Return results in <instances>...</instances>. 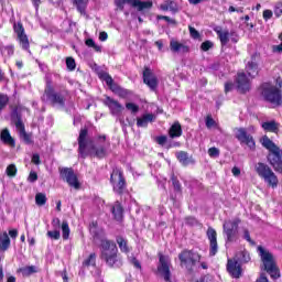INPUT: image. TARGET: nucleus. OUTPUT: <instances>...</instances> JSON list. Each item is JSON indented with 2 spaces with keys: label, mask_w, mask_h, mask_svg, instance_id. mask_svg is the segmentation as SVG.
Instances as JSON below:
<instances>
[{
  "label": "nucleus",
  "mask_w": 282,
  "mask_h": 282,
  "mask_svg": "<svg viewBox=\"0 0 282 282\" xmlns=\"http://www.w3.org/2000/svg\"><path fill=\"white\" fill-rule=\"evenodd\" d=\"M236 138L240 142V144H246L248 149H250V151H254V149H257L254 138L248 133V130H246V128H237Z\"/></svg>",
  "instance_id": "13"
},
{
  "label": "nucleus",
  "mask_w": 282,
  "mask_h": 282,
  "mask_svg": "<svg viewBox=\"0 0 282 282\" xmlns=\"http://www.w3.org/2000/svg\"><path fill=\"white\" fill-rule=\"evenodd\" d=\"M242 238L246 239V241H248L249 243H251V246H254V241L250 237V231L247 228L243 229Z\"/></svg>",
  "instance_id": "45"
},
{
  "label": "nucleus",
  "mask_w": 282,
  "mask_h": 282,
  "mask_svg": "<svg viewBox=\"0 0 282 282\" xmlns=\"http://www.w3.org/2000/svg\"><path fill=\"white\" fill-rule=\"evenodd\" d=\"M107 39H109L107 32L102 31L99 33V41H107Z\"/></svg>",
  "instance_id": "62"
},
{
  "label": "nucleus",
  "mask_w": 282,
  "mask_h": 282,
  "mask_svg": "<svg viewBox=\"0 0 282 282\" xmlns=\"http://www.w3.org/2000/svg\"><path fill=\"white\" fill-rule=\"evenodd\" d=\"M189 34L192 39H199V31L193 26H189Z\"/></svg>",
  "instance_id": "52"
},
{
  "label": "nucleus",
  "mask_w": 282,
  "mask_h": 282,
  "mask_svg": "<svg viewBox=\"0 0 282 282\" xmlns=\"http://www.w3.org/2000/svg\"><path fill=\"white\" fill-rule=\"evenodd\" d=\"M9 236L11 237V239H17V237H19V230L17 229L9 230Z\"/></svg>",
  "instance_id": "57"
},
{
  "label": "nucleus",
  "mask_w": 282,
  "mask_h": 282,
  "mask_svg": "<svg viewBox=\"0 0 282 282\" xmlns=\"http://www.w3.org/2000/svg\"><path fill=\"white\" fill-rule=\"evenodd\" d=\"M207 238L209 240V254L210 257H215L219 250V246L217 245V231L213 227L207 229Z\"/></svg>",
  "instance_id": "19"
},
{
  "label": "nucleus",
  "mask_w": 282,
  "mask_h": 282,
  "mask_svg": "<svg viewBox=\"0 0 282 282\" xmlns=\"http://www.w3.org/2000/svg\"><path fill=\"white\" fill-rule=\"evenodd\" d=\"M110 184L113 193L117 195H124V193H127V180H124L122 170L118 167L112 170V173L110 174Z\"/></svg>",
  "instance_id": "6"
},
{
  "label": "nucleus",
  "mask_w": 282,
  "mask_h": 282,
  "mask_svg": "<svg viewBox=\"0 0 282 282\" xmlns=\"http://www.w3.org/2000/svg\"><path fill=\"white\" fill-rule=\"evenodd\" d=\"M126 109H128V111H131V113H138V111H140V106L133 102H128L126 104Z\"/></svg>",
  "instance_id": "41"
},
{
  "label": "nucleus",
  "mask_w": 282,
  "mask_h": 282,
  "mask_svg": "<svg viewBox=\"0 0 282 282\" xmlns=\"http://www.w3.org/2000/svg\"><path fill=\"white\" fill-rule=\"evenodd\" d=\"M8 248H10V236H8V232L4 231L0 236V250H2V252H6Z\"/></svg>",
  "instance_id": "33"
},
{
  "label": "nucleus",
  "mask_w": 282,
  "mask_h": 282,
  "mask_svg": "<svg viewBox=\"0 0 282 282\" xmlns=\"http://www.w3.org/2000/svg\"><path fill=\"white\" fill-rule=\"evenodd\" d=\"M106 137H99L100 143H94V140L89 139V133L87 128L79 131L78 142V153L83 160L90 155V158H98L102 160L107 155V149L105 148Z\"/></svg>",
  "instance_id": "1"
},
{
  "label": "nucleus",
  "mask_w": 282,
  "mask_h": 282,
  "mask_svg": "<svg viewBox=\"0 0 282 282\" xmlns=\"http://www.w3.org/2000/svg\"><path fill=\"white\" fill-rule=\"evenodd\" d=\"M100 78L105 80L108 87H110L111 91H113L115 94L120 91V86L113 83V78L110 77L109 73H101Z\"/></svg>",
  "instance_id": "26"
},
{
  "label": "nucleus",
  "mask_w": 282,
  "mask_h": 282,
  "mask_svg": "<svg viewBox=\"0 0 282 282\" xmlns=\"http://www.w3.org/2000/svg\"><path fill=\"white\" fill-rule=\"evenodd\" d=\"M227 271L234 279H239L241 276V272H243L241 269V262L236 260V258L229 259L227 262Z\"/></svg>",
  "instance_id": "18"
},
{
  "label": "nucleus",
  "mask_w": 282,
  "mask_h": 282,
  "mask_svg": "<svg viewBox=\"0 0 282 282\" xmlns=\"http://www.w3.org/2000/svg\"><path fill=\"white\" fill-rule=\"evenodd\" d=\"M84 265H96V253H90L89 257L84 261Z\"/></svg>",
  "instance_id": "42"
},
{
  "label": "nucleus",
  "mask_w": 282,
  "mask_h": 282,
  "mask_svg": "<svg viewBox=\"0 0 282 282\" xmlns=\"http://www.w3.org/2000/svg\"><path fill=\"white\" fill-rule=\"evenodd\" d=\"M256 172L268 186H271V188H276V186H279V177H276V174H274L268 164L259 162L256 165Z\"/></svg>",
  "instance_id": "5"
},
{
  "label": "nucleus",
  "mask_w": 282,
  "mask_h": 282,
  "mask_svg": "<svg viewBox=\"0 0 282 282\" xmlns=\"http://www.w3.org/2000/svg\"><path fill=\"white\" fill-rule=\"evenodd\" d=\"M35 203L37 206H45V204H47V196L43 193H37L35 195Z\"/></svg>",
  "instance_id": "38"
},
{
  "label": "nucleus",
  "mask_w": 282,
  "mask_h": 282,
  "mask_svg": "<svg viewBox=\"0 0 282 282\" xmlns=\"http://www.w3.org/2000/svg\"><path fill=\"white\" fill-rule=\"evenodd\" d=\"M104 105L109 108L112 116H120L124 110V107H122L118 100H115L111 97H106Z\"/></svg>",
  "instance_id": "21"
},
{
  "label": "nucleus",
  "mask_w": 282,
  "mask_h": 282,
  "mask_svg": "<svg viewBox=\"0 0 282 282\" xmlns=\"http://www.w3.org/2000/svg\"><path fill=\"white\" fill-rule=\"evenodd\" d=\"M209 158H219V149L217 148H209L208 149Z\"/></svg>",
  "instance_id": "50"
},
{
  "label": "nucleus",
  "mask_w": 282,
  "mask_h": 282,
  "mask_svg": "<svg viewBox=\"0 0 282 282\" xmlns=\"http://www.w3.org/2000/svg\"><path fill=\"white\" fill-rule=\"evenodd\" d=\"M236 85L240 94H246V91H250V79H248L246 73H238L236 78Z\"/></svg>",
  "instance_id": "22"
},
{
  "label": "nucleus",
  "mask_w": 282,
  "mask_h": 282,
  "mask_svg": "<svg viewBox=\"0 0 282 282\" xmlns=\"http://www.w3.org/2000/svg\"><path fill=\"white\" fill-rule=\"evenodd\" d=\"M176 158L183 166H188L191 164V159L188 158V152L180 151L176 153Z\"/></svg>",
  "instance_id": "34"
},
{
  "label": "nucleus",
  "mask_w": 282,
  "mask_h": 282,
  "mask_svg": "<svg viewBox=\"0 0 282 282\" xmlns=\"http://www.w3.org/2000/svg\"><path fill=\"white\" fill-rule=\"evenodd\" d=\"M182 268L186 270H193L197 263L202 260V256L194 250H184L178 254Z\"/></svg>",
  "instance_id": "8"
},
{
  "label": "nucleus",
  "mask_w": 282,
  "mask_h": 282,
  "mask_svg": "<svg viewBox=\"0 0 282 282\" xmlns=\"http://www.w3.org/2000/svg\"><path fill=\"white\" fill-rule=\"evenodd\" d=\"M67 96H69V91L67 89L56 91L54 87H52V83L47 82L42 100L43 102H50L52 107L63 109L65 107V102H67Z\"/></svg>",
  "instance_id": "3"
},
{
  "label": "nucleus",
  "mask_w": 282,
  "mask_h": 282,
  "mask_svg": "<svg viewBox=\"0 0 282 282\" xmlns=\"http://www.w3.org/2000/svg\"><path fill=\"white\" fill-rule=\"evenodd\" d=\"M46 235L50 239H55V240L61 239V231L58 229H54L53 231H47Z\"/></svg>",
  "instance_id": "44"
},
{
  "label": "nucleus",
  "mask_w": 282,
  "mask_h": 282,
  "mask_svg": "<svg viewBox=\"0 0 282 282\" xmlns=\"http://www.w3.org/2000/svg\"><path fill=\"white\" fill-rule=\"evenodd\" d=\"M234 259L236 261H238L239 263H249L250 253H248V251H240L236 254V257Z\"/></svg>",
  "instance_id": "35"
},
{
  "label": "nucleus",
  "mask_w": 282,
  "mask_h": 282,
  "mask_svg": "<svg viewBox=\"0 0 282 282\" xmlns=\"http://www.w3.org/2000/svg\"><path fill=\"white\" fill-rule=\"evenodd\" d=\"M171 261L169 258L164 256H160L158 272L163 276L165 282H171V269H170Z\"/></svg>",
  "instance_id": "14"
},
{
  "label": "nucleus",
  "mask_w": 282,
  "mask_h": 282,
  "mask_svg": "<svg viewBox=\"0 0 282 282\" xmlns=\"http://www.w3.org/2000/svg\"><path fill=\"white\" fill-rule=\"evenodd\" d=\"M186 224L188 226H195V224H197V219H195L194 217H187L186 218Z\"/></svg>",
  "instance_id": "59"
},
{
  "label": "nucleus",
  "mask_w": 282,
  "mask_h": 282,
  "mask_svg": "<svg viewBox=\"0 0 282 282\" xmlns=\"http://www.w3.org/2000/svg\"><path fill=\"white\" fill-rule=\"evenodd\" d=\"M170 50L175 54H188L191 48L186 44H182L175 40H171Z\"/></svg>",
  "instance_id": "23"
},
{
  "label": "nucleus",
  "mask_w": 282,
  "mask_h": 282,
  "mask_svg": "<svg viewBox=\"0 0 282 282\" xmlns=\"http://www.w3.org/2000/svg\"><path fill=\"white\" fill-rule=\"evenodd\" d=\"M143 83L148 85L151 91H155V89H158V76H155V74H153L149 67H145L143 70Z\"/></svg>",
  "instance_id": "15"
},
{
  "label": "nucleus",
  "mask_w": 282,
  "mask_h": 282,
  "mask_svg": "<svg viewBox=\"0 0 282 282\" xmlns=\"http://www.w3.org/2000/svg\"><path fill=\"white\" fill-rule=\"evenodd\" d=\"M13 29L15 34H18V39L20 41V45H22V48L30 50V41L28 40V35L25 34V29H23V24H14Z\"/></svg>",
  "instance_id": "20"
},
{
  "label": "nucleus",
  "mask_w": 282,
  "mask_h": 282,
  "mask_svg": "<svg viewBox=\"0 0 282 282\" xmlns=\"http://www.w3.org/2000/svg\"><path fill=\"white\" fill-rule=\"evenodd\" d=\"M156 142H158V144H161V145L166 144V137H164V135L158 137Z\"/></svg>",
  "instance_id": "61"
},
{
  "label": "nucleus",
  "mask_w": 282,
  "mask_h": 282,
  "mask_svg": "<svg viewBox=\"0 0 282 282\" xmlns=\"http://www.w3.org/2000/svg\"><path fill=\"white\" fill-rule=\"evenodd\" d=\"M52 226H53V228H55V230H58V228H61V219L54 218L52 220Z\"/></svg>",
  "instance_id": "55"
},
{
  "label": "nucleus",
  "mask_w": 282,
  "mask_h": 282,
  "mask_svg": "<svg viewBox=\"0 0 282 282\" xmlns=\"http://www.w3.org/2000/svg\"><path fill=\"white\" fill-rule=\"evenodd\" d=\"M111 213L116 221H121L124 217V208L122 207V204L118 200L115 202V204L111 206Z\"/></svg>",
  "instance_id": "25"
},
{
  "label": "nucleus",
  "mask_w": 282,
  "mask_h": 282,
  "mask_svg": "<svg viewBox=\"0 0 282 282\" xmlns=\"http://www.w3.org/2000/svg\"><path fill=\"white\" fill-rule=\"evenodd\" d=\"M169 8L172 10V12H177V6H175V2L171 1L169 3Z\"/></svg>",
  "instance_id": "64"
},
{
  "label": "nucleus",
  "mask_w": 282,
  "mask_h": 282,
  "mask_svg": "<svg viewBox=\"0 0 282 282\" xmlns=\"http://www.w3.org/2000/svg\"><path fill=\"white\" fill-rule=\"evenodd\" d=\"M153 120H155V115L153 113H147L143 115L141 118L137 119V127H149V122H153Z\"/></svg>",
  "instance_id": "27"
},
{
  "label": "nucleus",
  "mask_w": 282,
  "mask_h": 282,
  "mask_svg": "<svg viewBox=\"0 0 282 282\" xmlns=\"http://www.w3.org/2000/svg\"><path fill=\"white\" fill-rule=\"evenodd\" d=\"M172 184L174 187V191H182V184H180V181L177 180V177H175V175H172Z\"/></svg>",
  "instance_id": "48"
},
{
  "label": "nucleus",
  "mask_w": 282,
  "mask_h": 282,
  "mask_svg": "<svg viewBox=\"0 0 282 282\" xmlns=\"http://www.w3.org/2000/svg\"><path fill=\"white\" fill-rule=\"evenodd\" d=\"M116 241L119 246V250H121L126 254H129V252H131V249L129 248V242L122 236H117Z\"/></svg>",
  "instance_id": "30"
},
{
  "label": "nucleus",
  "mask_w": 282,
  "mask_h": 282,
  "mask_svg": "<svg viewBox=\"0 0 282 282\" xmlns=\"http://www.w3.org/2000/svg\"><path fill=\"white\" fill-rule=\"evenodd\" d=\"M9 101H10V98L8 97V95L0 93V111L1 109H4V107L8 105Z\"/></svg>",
  "instance_id": "43"
},
{
  "label": "nucleus",
  "mask_w": 282,
  "mask_h": 282,
  "mask_svg": "<svg viewBox=\"0 0 282 282\" xmlns=\"http://www.w3.org/2000/svg\"><path fill=\"white\" fill-rule=\"evenodd\" d=\"M124 3L132 6V8H138L139 12L142 10H149L153 8V2L151 1H140V0H115V6H117L118 10L122 12L124 10Z\"/></svg>",
  "instance_id": "11"
},
{
  "label": "nucleus",
  "mask_w": 282,
  "mask_h": 282,
  "mask_svg": "<svg viewBox=\"0 0 282 282\" xmlns=\"http://www.w3.org/2000/svg\"><path fill=\"white\" fill-rule=\"evenodd\" d=\"M62 237L65 240L69 239V224L66 220L62 223Z\"/></svg>",
  "instance_id": "39"
},
{
  "label": "nucleus",
  "mask_w": 282,
  "mask_h": 282,
  "mask_svg": "<svg viewBox=\"0 0 282 282\" xmlns=\"http://www.w3.org/2000/svg\"><path fill=\"white\" fill-rule=\"evenodd\" d=\"M0 138L2 142H4V144H8L9 147H14V139L12 138V135H10V130H2Z\"/></svg>",
  "instance_id": "32"
},
{
  "label": "nucleus",
  "mask_w": 282,
  "mask_h": 282,
  "mask_svg": "<svg viewBox=\"0 0 282 282\" xmlns=\"http://www.w3.org/2000/svg\"><path fill=\"white\" fill-rule=\"evenodd\" d=\"M32 162L33 164H36V165L41 164V156L39 154H33Z\"/></svg>",
  "instance_id": "58"
},
{
  "label": "nucleus",
  "mask_w": 282,
  "mask_h": 282,
  "mask_svg": "<svg viewBox=\"0 0 282 282\" xmlns=\"http://www.w3.org/2000/svg\"><path fill=\"white\" fill-rule=\"evenodd\" d=\"M66 65L67 68L70 69V72H73V69H76V61L73 57L66 58Z\"/></svg>",
  "instance_id": "46"
},
{
  "label": "nucleus",
  "mask_w": 282,
  "mask_h": 282,
  "mask_svg": "<svg viewBox=\"0 0 282 282\" xmlns=\"http://www.w3.org/2000/svg\"><path fill=\"white\" fill-rule=\"evenodd\" d=\"M216 122H215V119H213V117L210 116H207L206 118V127L207 129H212V127H216Z\"/></svg>",
  "instance_id": "51"
},
{
  "label": "nucleus",
  "mask_w": 282,
  "mask_h": 282,
  "mask_svg": "<svg viewBox=\"0 0 282 282\" xmlns=\"http://www.w3.org/2000/svg\"><path fill=\"white\" fill-rule=\"evenodd\" d=\"M241 224L240 218H234L232 220H225L223 225V232L226 236V242L232 243L235 241V237H237V232L239 230V225Z\"/></svg>",
  "instance_id": "9"
},
{
  "label": "nucleus",
  "mask_w": 282,
  "mask_h": 282,
  "mask_svg": "<svg viewBox=\"0 0 282 282\" xmlns=\"http://www.w3.org/2000/svg\"><path fill=\"white\" fill-rule=\"evenodd\" d=\"M231 173L235 177H239L241 175V170L237 166L232 167Z\"/></svg>",
  "instance_id": "60"
},
{
  "label": "nucleus",
  "mask_w": 282,
  "mask_h": 282,
  "mask_svg": "<svg viewBox=\"0 0 282 282\" xmlns=\"http://www.w3.org/2000/svg\"><path fill=\"white\" fill-rule=\"evenodd\" d=\"M214 32H216L217 36L220 40L221 45H228V42L230 41V36H235V32H228V30H221L220 26H217L214 29Z\"/></svg>",
  "instance_id": "24"
},
{
  "label": "nucleus",
  "mask_w": 282,
  "mask_h": 282,
  "mask_svg": "<svg viewBox=\"0 0 282 282\" xmlns=\"http://www.w3.org/2000/svg\"><path fill=\"white\" fill-rule=\"evenodd\" d=\"M59 175L64 182L68 183L73 188H76V191L80 188L78 176H76L72 167H59Z\"/></svg>",
  "instance_id": "12"
},
{
  "label": "nucleus",
  "mask_w": 282,
  "mask_h": 282,
  "mask_svg": "<svg viewBox=\"0 0 282 282\" xmlns=\"http://www.w3.org/2000/svg\"><path fill=\"white\" fill-rule=\"evenodd\" d=\"M18 272H20L23 276H30V274H34V272H36V268L34 265L23 267L18 269Z\"/></svg>",
  "instance_id": "36"
},
{
  "label": "nucleus",
  "mask_w": 282,
  "mask_h": 282,
  "mask_svg": "<svg viewBox=\"0 0 282 282\" xmlns=\"http://www.w3.org/2000/svg\"><path fill=\"white\" fill-rule=\"evenodd\" d=\"M280 41H282V34L280 35ZM273 52H282V42L281 44L273 46Z\"/></svg>",
  "instance_id": "63"
},
{
  "label": "nucleus",
  "mask_w": 282,
  "mask_h": 282,
  "mask_svg": "<svg viewBox=\"0 0 282 282\" xmlns=\"http://www.w3.org/2000/svg\"><path fill=\"white\" fill-rule=\"evenodd\" d=\"M213 46H214L213 42H210V41H205V42L202 43L200 50H202L203 52H208V50H212Z\"/></svg>",
  "instance_id": "47"
},
{
  "label": "nucleus",
  "mask_w": 282,
  "mask_h": 282,
  "mask_svg": "<svg viewBox=\"0 0 282 282\" xmlns=\"http://www.w3.org/2000/svg\"><path fill=\"white\" fill-rule=\"evenodd\" d=\"M88 1L89 0H74V3L76 4V8L80 14L85 12Z\"/></svg>",
  "instance_id": "37"
},
{
  "label": "nucleus",
  "mask_w": 282,
  "mask_h": 282,
  "mask_svg": "<svg viewBox=\"0 0 282 282\" xmlns=\"http://www.w3.org/2000/svg\"><path fill=\"white\" fill-rule=\"evenodd\" d=\"M170 138H181L182 135V124L178 121L174 122L169 130Z\"/></svg>",
  "instance_id": "29"
},
{
  "label": "nucleus",
  "mask_w": 282,
  "mask_h": 282,
  "mask_svg": "<svg viewBox=\"0 0 282 282\" xmlns=\"http://www.w3.org/2000/svg\"><path fill=\"white\" fill-rule=\"evenodd\" d=\"M258 252L261 257V261L264 265V270H267L271 279L273 280L281 279V271L279 270V267H276V261H274V256L270 251L265 250L263 247H258Z\"/></svg>",
  "instance_id": "4"
},
{
  "label": "nucleus",
  "mask_w": 282,
  "mask_h": 282,
  "mask_svg": "<svg viewBox=\"0 0 282 282\" xmlns=\"http://www.w3.org/2000/svg\"><path fill=\"white\" fill-rule=\"evenodd\" d=\"M262 129L271 133H279V123L276 121H265L262 123Z\"/></svg>",
  "instance_id": "31"
},
{
  "label": "nucleus",
  "mask_w": 282,
  "mask_h": 282,
  "mask_svg": "<svg viewBox=\"0 0 282 282\" xmlns=\"http://www.w3.org/2000/svg\"><path fill=\"white\" fill-rule=\"evenodd\" d=\"M11 120L14 122L19 133L20 138L25 142V144H34V141L32 140V134L25 132V124H23V120H21V115L17 111H13L11 115Z\"/></svg>",
  "instance_id": "10"
},
{
  "label": "nucleus",
  "mask_w": 282,
  "mask_h": 282,
  "mask_svg": "<svg viewBox=\"0 0 282 282\" xmlns=\"http://www.w3.org/2000/svg\"><path fill=\"white\" fill-rule=\"evenodd\" d=\"M28 180L29 182L34 183L36 182V180H39V175L36 174V172H31Z\"/></svg>",
  "instance_id": "54"
},
{
  "label": "nucleus",
  "mask_w": 282,
  "mask_h": 282,
  "mask_svg": "<svg viewBox=\"0 0 282 282\" xmlns=\"http://www.w3.org/2000/svg\"><path fill=\"white\" fill-rule=\"evenodd\" d=\"M129 261L137 270H142V264H140V261L135 257H130Z\"/></svg>",
  "instance_id": "49"
},
{
  "label": "nucleus",
  "mask_w": 282,
  "mask_h": 282,
  "mask_svg": "<svg viewBox=\"0 0 282 282\" xmlns=\"http://www.w3.org/2000/svg\"><path fill=\"white\" fill-rule=\"evenodd\" d=\"M17 165L10 164L7 166L6 173L8 177H17Z\"/></svg>",
  "instance_id": "40"
},
{
  "label": "nucleus",
  "mask_w": 282,
  "mask_h": 282,
  "mask_svg": "<svg viewBox=\"0 0 282 282\" xmlns=\"http://www.w3.org/2000/svg\"><path fill=\"white\" fill-rule=\"evenodd\" d=\"M261 144L262 147H264V149H268L270 153L278 151L280 149L272 140H270V138H268V135L262 137Z\"/></svg>",
  "instance_id": "28"
},
{
  "label": "nucleus",
  "mask_w": 282,
  "mask_h": 282,
  "mask_svg": "<svg viewBox=\"0 0 282 282\" xmlns=\"http://www.w3.org/2000/svg\"><path fill=\"white\" fill-rule=\"evenodd\" d=\"M246 72L250 78H257L259 76V55L254 54L250 61L247 62Z\"/></svg>",
  "instance_id": "16"
},
{
  "label": "nucleus",
  "mask_w": 282,
  "mask_h": 282,
  "mask_svg": "<svg viewBox=\"0 0 282 282\" xmlns=\"http://www.w3.org/2000/svg\"><path fill=\"white\" fill-rule=\"evenodd\" d=\"M260 89L264 100L271 102V105L282 104L281 90H279V88H276L274 85L264 83L261 85Z\"/></svg>",
  "instance_id": "7"
},
{
  "label": "nucleus",
  "mask_w": 282,
  "mask_h": 282,
  "mask_svg": "<svg viewBox=\"0 0 282 282\" xmlns=\"http://www.w3.org/2000/svg\"><path fill=\"white\" fill-rule=\"evenodd\" d=\"M268 161L273 166L274 171L282 173V156L281 149L270 152L268 155Z\"/></svg>",
  "instance_id": "17"
},
{
  "label": "nucleus",
  "mask_w": 282,
  "mask_h": 282,
  "mask_svg": "<svg viewBox=\"0 0 282 282\" xmlns=\"http://www.w3.org/2000/svg\"><path fill=\"white\" fill-rule=\"evenodd\" d=\"M100 259L109 265V268H120L122 261L118 260V246L109 239H102L99 246Z\"/></svg>",
  "instance_id": "2"
},
{
  "label": "nucleus",
  "mask_w": 282,
  "mask_h": 282,
  "mask_svg": "<svg viewBox=\"0 0 282 282\" xmlns=\"http://www.w3.org/2000/svg\"><path fill=\"white\" fill-rule=\"evenodd\" d=\"M263 19L268 21L269 19H272V11L271 10H264L263 11Z\"/></svg>",
  "instance_id": "56"
},
{
  "label": "nucleus",
  "mask_w": 282,
  "mask_h": 282,
  "mask_svg": "<svg viewBox=\"0 0 282 282\" xmlns=\"http://www.w3.org/2000/svg\"><path fill=\"white\" fill-rule=\"evenodd\" d=\"M235 89V84L232 82H227L225 84V94H228V91H232Z\"/></svg>",
  "instance_id": "53"
}]
</instances>
